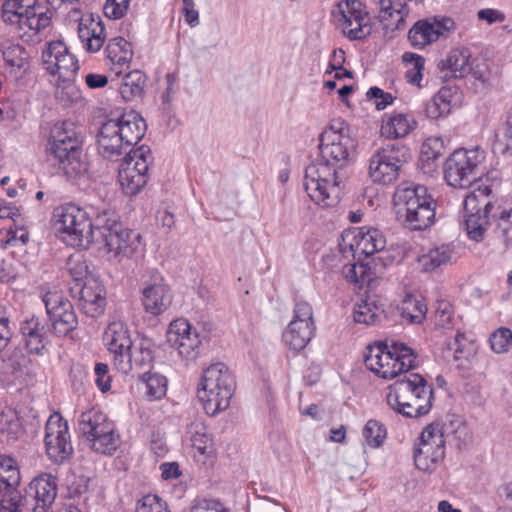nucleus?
Returning <instances> with one entry per match:
<instances>
[{
    "instance_id": "1",
    "label": "nucleus",
    "mask_w": 512,
    "mask_h": 512,
    "mask_svg": "<svg viewBox=\"0 0 512 512\" xmlns=\"http://www.w3.org/2000/svg\"><path fill=\"white\" fill-rule=\"evenodd\" d=\"M355 148L350 128L344 121L333 120L319 137L321 158L305 169L304 189L312 201L324 207L336 205L341 195L342 165Z\"/></svg>"
},
{
    "instance_id": "2",
    "label": "nucleus",
    "mask_w": 512,
    "mask_h": 512,
    "mask_svg": "<svg viewBox=\"0 0 512 512\" xmlns=\"http://www.w3.org/2000/svg\"><path fill=\"white\" fill-rule=\"evenodd\" d=\"M145 131L146 123L135 111L118 119H109L100 126L96 135L98 154L103 159L118 161L143 138Z\"/></svg>"
},
{
    "instance_id": "3",
    "label": "nucleus",
    "mask_w": 512,
    "mask_h": 512,
    "mask_svg": "<svg viewBox=\"0 0 512 512\" xmlns=\"http://www.w3.org/2000/svg\"><path fill=\"white\" fill-rule=\"evenodd\" d=\"M432 400V387L418 373H411L397 380L387 395L388 405L397 413L409 418L426 415L432 407Z\"/></svg>"
},
{
    "instance_id": "4",
    "label": "nucleus",
    "mask_w": 512,
    "mask_h": 512,
    "mask_svg": "<svg viewBox=\"0 0 512 512\" xmlns=\"http://www.w3.org/2000/svg\"><path fill=\"white\" fill-rule=\"evenodd\" d=\"M365 366L384 379H393L416 367V354L404 343L387 341L368 346Z\"/></svg>"
},
{
    "instance_id": "5",
    "label": "nucleus",
    "mask_w": 512,
    "mask_h": 512,
    "mask_svg": "<svg viewBox=\"0 0 512 512\" xmlns=\"http://www.w3.org/2000/svg\"><path fill=\"white\" fill-rule=\"evenodd\" d=\"M96 216L92 220L85 209L74 204L62 205L53 211L54 228L68 245L87 248L98 236Z\"/></svg>"
},
{
    "instance_id": "6",
    "label": "nucleus",
    "mask_w": 512,
    "mask_h": 512,
    "mask_svg": "<svg viewBox=\"0 0 512 512\" xmlns=\"http://www.w3.org/2000/svg\"><path fill=\"white\" fill-rule=\"evenodd\" d=\"M57 496V481L51 474L35 477L24 494L11 493L0 503V512H48Z\"/></svg>"
},
{
    "instance_id": "7",
    "label": "nucleus",
    "mask_w": 512,
    "mask_h": 512,
    "mask_svg": "<svg viewBox=\"0 0 512 512\" xmlns=\"http://www.w3.org/2000/svg\"><path fill=\"white\" fill-rule=\"evenodd\" d=\"M199 400L206 414L214 416L227 409L235 390V379L224 363H215L203 371Z\"/></svg>"
},
{
    "instance_id": "8",
    "label": "nucleus",
    "mask_w": 512,
    "mask_h": 512,
    "mask_svg": "<svg viewBox=\"0 0 512 512\" xmlns=\"http://www.w3.org/2000/svg\"><path fill=\"white\" fill-rule=\"evenodd\" d=\"M394 201L402 206L405 223L411 230H424L435 219V200L423 185L402 183L396 188Z\"/></svg>"
},
{
    "instance_id": "9",
    "label": "nucleus",
    "mask_w": 512,
    "mask_h": 512,
    "mask_svg": "<svg viewBox=\"0 0 512 512\" xmlns=\"http://www.w3.org/2000/svg\"><path fill=\"white\" fill-rule=\"evenodd\" d=\"M485 152L479 147L457 149L444 164V178L454 188H468L485 171Z\"/></svg>"
},
{
    "instance_id": "10",
    "label": "nucleus",
    "mask_w": 512,
    "mask_h": 512,
    "mask_svg": "<svg viewBox=\"0 0 512 512\" xmlns=\"http://www.w3.org/2000/svg\"><path fill=\"white\" fill-rule=\"evenodd\" d=\"M78 427L88 446L96 453L112 455L119 447L114 423L100 410L93 408L83 412Z\"/></svg>"
},
{
    "instance_id": "11",
    "label": "nucleus",
    "mask_w": 512,
    "mask_h": 512,
    "mask_svg": "<svg viewBox=\"0 0 512 512\" xmlns=\"http://www.w3.org/2000/svg\"><path fill=\"white\" fill-rule=\"evenodd\" d=\"M96 231V241L104 242L108 251L114 252L117 256L130 257L140 245V234L123 228L107 209L97 214Z\"/></svg>"
},
{
    "instance_id": "12",
    "label": "nucleus",
    "mask_w": 512,
    "mask_h": 512,
    "mask_svg": "<svg viewBox=\"0 0 512 512\" xmlns=\"http://www.w3.org/2000/svg\"><path fill=\"white\" fill-rule=\"evenodd\" d=\"M408 157L409 149L405 145L388 143L378 148L369 159V177L374 183L393 184Z\"/></svg>"
},
{
    "instance_id": "13",
    "label": "nucleus",
    "mask_w": 512,
    "mask_h": 512,
    "mask_svg": "<svg viewBox=\"0 0 512 512\" xmlns=\"http://www.w3.org/2000/svg\"><path fill=\"white\" fill-rule=\"evenodd\" d=\"M332 16L350 41L364 40L371 34L369 13L359 0H341L333 8Z\"/></svg>"
},
{
    "instance_id": "14",
    "label": "nucleus",
    "mask_w": 512,
    "mask_h": 512,
    "mask_svg": "<svg viewBox=\"0 0 512 512\" xmlns=\"http://www.w3.org/2000/svg\"><path fill=\"white\" fill-rule=\"evenodd\" d=\"M338 246L345 258L352 256L355 259L382 251L386 246V238L376 228L359 227L344 231Z\"/></svg>"
},
{
    "instance_id": "15",
    "label": "nucleus",
    "mask_w": 512,
    "mask_h": 512,
    "mask_svg": "<svg viewBox=\"0 0 512 512\" xmlns=\"http://www.w3.org/2000/svg\"><path fill=\"white\" fill-rule=\"evenodd\" d=\"M438 67L444 78H464L471 75L475 80L485 82L487 78V65L478 58H472L468 48H455L442 59Z\"/></svg>"
},
{
    "instance_id": "16",
    "label": "nucleus",
    "mask_w": 512,
    "mask_h": 512,
    "mask_svg": "<svg viewBox=\"0 0 512 512\" xmlns=\"http://www.w3.org/2000/svg\"><path fill=\"white\" fill-rule=\"evenodd\" d=\"M44 444L49 460L56 464L64 463L73 453L68 424L59 413L46 422Z\"/></svg>"
},
{
    "instance_id": "17",
    "label": "nucleus",
    "mask_w": 512,
    "mask_h": 512,
    "mask_svg": "<svg viewBox=\"0 0 512 512\" xmlns=\"http://www.w3.org/2000/svg\"><path fill=\"white\" fill-rule=\"evenodd\" d=\"M54 332L65 336L77 326V317L71 302L60 291H48L42 296Z\"/></svg>"
},
{
    "instance_id": "18",
    "label": "nucleus",
    "mask_w": 512,
    "mask_h": 512,
    "mask_svg": "<svg viewBox=\"0 0 512 512\" xmlns=\"http://www.w3.org/2000/svg\"><path fill=\"white\" fill-rule=\"evenodd\" d=\"M167 342L187 361H195L200 354L201 340L197 330L184 318L173 320L167 331Z\"/></svg>"
},
{
    "instance_id": "19",
    "label": "nucleus",
    "mask_w": 512,
    "mask_h": 512,
    "mask_svg": "<svg viewBox=\"0 0 512 512\" xmlns=\"http://www.w3.org/2000/svg\"><path fill=\"white\" fill-rule=\"evenodd\" d=\"M454 29L455 22L450 17H428L414 23L408 32V40L413 47L424 48Z\"/></svg>"
},
{
    "instance_id": "20",
    "label": "nucleus",
    "mask_w": 512,
    "mask_h": 512,
    "mask_svg": "<svg viewBox=\"0 0 512 512\" xmlns=\"http://www.w3.org/2000/svg\"><path fill=\"white\" fill-rule=\"evenodd\" d=\"M83 142L66 148H58L48 152L47 160L54 166H58L65 176L77 179L84 176L89 170L87 155L83 151Z\"/></svg>"
},
{
    "instance_id": "21",
    "label": "nucleus",
    "mask_w": 512,
    "mask_h": 512,
    "mask_svg": "<svg viewBox=\"0 0 512 512\" xmlns=\"http://www.w3.org/2000/svg\"><path fill=\"white\" fill-rule=\"evenodd\" d=\"M42 61L45 69L52 75H58V79L75 77L79 69L76 57L61 41L49 43L42 52Z\"/></svg>"
},
{
    "instance_id": "22",
    "label": "nucleus",
    "mask_w": 512,
    "mask_h": 512,
    "mask_svg": "<svg viewBox=\"0 0 512 512\" xmlns=\"http://www.w3.org/2000/svg\"><path fill=\"white\" fill-rule=\"evenodd\" d=\"M110 354H112L113 365L117 370L128 369L126 361L127 351L132 349L134 342L131 339L127 325L122 321L111 322L104 332L103 337Z\"/></svg>"
},
{
    "instance_id": "23",
    "label": "nucleus",
    "mask_w": 512,
    "mask_h": 512,
    "mask_svg": "<svg viewBox=\"0 0 512 512\" xmlns=\"http://www.w3.org/2000/svg\"><path fill=\"white\" fill-rule=\"evenodd\" d=\"M172 292L163 277L156 276L152 282H146L142 289L144 310L154 316L166 311L172 304Z\"/></svg>"
},
{
    "instance_id": "24",
    "label": "nucleus",
    "mask_w": 512,
    "mask_h": 512,
    "mask_svg": "<svg viewBox=\"0 0 512 512\" xmlns=\"http://www.w3.org/2000/svg\"><path fill=\"white\" fill-rule=\"evenodd\" d=\"M77 286H80L79 305L84 313L92 318L103 314L106 305L104 286L94 279Z\"/></svg>"
},
{
    "instance_id": "25",
    "label": "nucleus",
    "mask_w": 512,
    "mask_h": 512,
    "mask_svg": "<svg viewBox=\"0 0 512 512\" xmlns=\"http://www.w3.org/2000/svg\"><path fill=\"white\" fill-rule=\"evenodd\" d=\"M78 37L83 48L88 52H97L101 49L106 39L104 25L98 17L92 14L81 17L78 24Z\"/></svg>"
},
{
    "instance_id": "26",
    "label": "nucleus",
    "mask_w": 512,
    "mask_h": 512,
    "mask_svg": "<svg viewBox=\"0 0 512 512\" xmlns=\"http://www.w3.org/2000/svg\"><path fill=\"white\" fill-rule=\"evenodd\" d=\"M20 333L29 353L41 355L48 343L45 325L35 316L21 323Z\"/></svg>"
},
{
    "instance_id": "27",
    "label": "nucleus",
    "mask_w": 512,
    "mask_h": 512,
    "mask_svg": "<svg viewBox=\"0 0 512 512\" xmlns=\"http://www.w3.org/2000/svg\"><path fill=\"white\" fill-rule=\"evenodd\" d=\"M417 127V121L411 113L392 112L385 114L380 128L381 135L388 139L407 136Z\"/></svg>"
},
{
    "instance_id": "28",
    "label": "nucleus",
    "mask_w": 512,
    "mask_h": 512,
    "mask_svg": "<svg viewBox=\"0 0 512 512\" xmlns=\"http://www.w3.org/2000/svg\"><path fill=\"white\" fill-rule=\"evenodd\" d=\"M457 255L451 244H441L430 248L418 257V263L424 272H432L456 261Z\"/></svg>"
},
{
    "instance_id": "29",
    "label": "nucleus",
    "mask_w": 512,
    "mask_h": 512,
    "mask_svg": "<svg viewBox=\"0 0 512 512\" xmlns=\"http://www.w3.org/2000/svg\"><path fill=\"white\" fill-rule=\"evenodd\" d=\"M315 331V322L307 324L303 322L290 321L283 333V340L290 349L300 351L312 340L315 335Z\"/></svg>"
},
{
    "instance_id": "30",
    "label": "nucleus",
    "mask_w": 512,
    "mask_h": 512,
    "mask_svg": "<svg viewBox=\"0 0 512 512\" xmlns=\"http://www.w3.org/2000/svg\"><path fill=\"white\" fill-rule=\"evenodd\" d=\"M126 355L128 361V369L118 370L123 374H129L134 368L143 369L149 367L154 359V351L151 340L141 339L137 343L134 342L132 349H129Z\"/></svg>"
},
{
    "instance_id": "31",
    "label": "nucleus",
    "mask_w": 512,
    "mask_h": 512,
    "mask_svg": "<svg viewBox=\"0 0 512 512\" xmlns=\"http://www.w3.org/2000/svg\"><path fill=\"white\" fill-rule=\"evenodd\" d=\"M151 160L150 149L146 146L134 150L130 149L123 157L118 172H126L129 175L136 173L147 174Z\"/></svg>"
},
{
    "instance_id": "32",
    "label": "nucleus",
    "mask_w": 512,
    "mask_h": 512,
    "mask_svg": "<svg viewBox=\"0 0 512 512\" xmlns=\"http://www.w3.org/2000/svg\"><path fill=\"white\" fill-rule=\"evenodd\" d=\"M493 209L490 201L483 205V212L465 214V229L470 239L480 241L489 226V214Z\"/></svg>"
},
{
    "instance_id": "33",
    "label": "nucleus",
    "mask_w": 512,
    "mask_h": 512,
    "mask_svg": "<svg viewBox=\"0 0 512 512\" xmlns=\"http://www.w3.org/2000/svg\"><path fill=\"white\" fill-rule=\"evenodd\" d=\"M82 142V139L73 128L67 127L66 124L55 126L48 138L46 153L56 151L58 148L79 145Z\"/></svg>"
},
{
    "instance_id": "34",
    "label": "nucleus",
    "mask_w": 512,
    "mask_h": 512,
    "mask_svg": "<svg viewBox=\"0 0 512 512\" xmlns=\"http://www.w3.org/2000/svg\"><path fill=\"white\" fill-rule=\"evenodd\" d=\"M146 83L145 74L139 70L127 73L119 88V92L125 101H133L141 99L144 94V86Z\"/></svg>"
},
{
    "instance_id": "35",
    "label": "nucleus",
    "mask_w": 512,
    "mask_h": 512,
    "mask_svg": "<svg viewBox=\"0 0 512 512\" xmlns=\"http://www.w3.org/2000/svg\"><path fill=\"white\" fill-rule=\"evenodd\" d=\"M105 52L110 62L120 68L128 66L133 55L130 43L122 37L109 40Z\"/></svg>"
},
{
    "instance_id": "36",
    "label": "nucleus",
    "mask_w": 512,
    "mask_h": 512,
    "mask_svg": "<svg viewBox=\"0 0 512 512\" xmlns=\"http://www.w3.org/2000/svg\"><path fill=\"white\" fill-rule=\"evenodd\" d=\"M452 91L450 88H441L426 104V114L431 119L447 116L452 107Z\"/></svg>"
},
{
    "instance_id": "37",
    "label": "nucleus",
    "mask_w": 512,
    "mask_h": 512,
    "mask_svg": "<svg viewBox=\"0 0 512 512\" xmlns=\"http://www.w3.org/2000/svg\"><path fill=\"white\" fill-rule=\"evenodd\" d=\"M149 401L160 400L167 392V379L159 373L145 372L139 376Z\"/></svg>"
},
{
    "instance_id": "38",
    "label": "nucleus",
    "mask_w": 512,
    "mask_h": 512,
    "mask_svg": "<svg viewBox=\"0 0 512 512\" xmlns=\"http://www.w3.org/2000/svg\"><path fill=\"white\" fill-rule=\"evenodd\" d=\"M444 456L445 449L417 446L414 452V462L419 470L433 471L444 459Z\"/></svg>"
},
{
    "instance_id": "39",
    "label": "nucleus",
    "mask_w": 512,
    "mask_h": 512,
    "mask_svg": "<svg viewBox=\"0 0 512 512\" xmlns=\"http://www.w3.org/2000/svg\"><path fill=\"white\" fill-rule=\"evenodd\" d=\"M50 23L51 18L35 4L34 9L24 14L21 22H17L16 25L21 30L27 28L28 31L32 32L30 35L32 36L46 29Z\"/></svg>"
},
{
    "instance_id": "40",
    "label": "nucleus",
    "mask_w": 512,
    "mask_h": 512,
    "mask_svg": "<svg viewBox=\"0 0 512 512\" xmlns=\"http://www.w3.org/2000/svg\"><path fill=\"white\" fill-rule=\"evenodd\" d=\"M426 313L427 305L422 299L414 296H407L404 299L401 312L404 320L411 324H419L425 319Z\"/></svg>"
},
{
    "instance_id": "41",
    "label": "nucleus",
    "mask_w": 512,
    "mask_h": 512,
    "mask_svg": "<svg viewBox=\"0 0 512 512\" xmlns=\"http://www.w3.org/2000/svg\"><path fill=\"white\" fill-rule=\"evenodd\" d=\"M342 273L350 283L358 284L359 286L369 284L374 278V273L369 264L363 261L345 265Z\"/></svg>"
},
{
    "instance_id": "42",
    "label": "nucleus",
    "mask_w": 512,
    "mask_h": 512,
    "mask_svg": "<svg viewBox=\"0 0 512 512\" xmlns=\"http://www.w3.org/2000/svg\"><path fill=\"white\" fill-rule=\"evenodd\" d=\"M383 310L376 305L375 301L367 299L354 307L353 318L357 323L372 325L381 317Z\"/></svg>"
},
{
    "instance_id": "43",
    "label": "nucleus",
    "mask_w": 512,
    "mask_h": 512,
    "mask_svg": "<svg viewBox=\"0 0 512 512\" xmlns=\"http://www.w3.org/2000/svg\"><path fill=\"white\" fill-rule=\"evenodd\" d=\"M497 230L500 232L504 243L512 246V197L499 206Z\"/></svg>"
},
{
    "instance_id": "44",
    "label": "nucleus",
    "mask_w": 512,
    "mask_h": 512,
    "mask_svg": "<svg viewBox=\"0 0 512 512\" xmlns=\"http://www.w3.org/2000/svg\"><path fill=\"white\" fill-rule=\"evenodd\" d=\"M492 190L488 185H479L474 191L468 194L463 201L465 214L483 212V205Z\"/></svg>"
},
{
    "instance_id": "45",
    "label": "nucleus",
    "mask_w": 512,
    "mask_h": 512,
    "mask_svg": "<svg viewBox=\"0 0 512 512\" xmlns=\"http://www.w3.org/2000/svg\"><path fill=\"white\" fill-rule=\"evenodd\" d=\"M55 97L64 104L76 102L81 98V93L74 84V77L57 79Z\"/></svg>"
},
{
    "instance_id": "46",
    "label": "nucleus",
    "mask_w": 512,
    "mask_h": 512,
    "mask_svg": "<svg viewBox=\"0 0 512 512\" xmlns=\"http://www.w3.org/2000/svg\"><path fill=\"white\" fill-rule=\"evenodd\" d=\"M405 3L403 0H379V18L382 22L398 17L396 27L404 20Z\"/></svg>"
},
{
    "instance_id": "47",
    "label": "nucleus",
    "mask_w": 512,
    "mask_h": 512,
    "mask_svg": "<svg viewBox=\"0 0 512 512\" xmlns=\"http://www.w3.org/2000/svg\"><path fill=\"white\" fill-rule=\"evenodd\" d=\"M148 175L145 173H136L129 175L126 172H118V181L126 195H136L146 185Z\"/></svg>"
},
{
    "instance_id": "48",
    "label": "nucleus",
    "mask_w": 512,
    "mask_h": 512,
    "mask_svg": "<svg viewBox=\"0 0 512 512\" xmlns=\"http://www.w3.org/2000/svg\"><path fill=\"white\" fill-rule=\"evenodd\" d=\"M418 446L445 449V439L440 424L431 423L427 425L421 433Z\"/></svg>"
},
{
    "instance_id": "49",
    "label": "nucleus",
    "mask_w": 512,
    "mask_h": 512,
    "mask_svg": "<svg viewBox=\"0 0 512 512\" xmlns=\"http://www.w3.org/2000/svg\"><path fill=\"white\" fill-rule=\"evenodd\" d=\"M363 436L369 446L376 448L386 438V429L379 421L371 419L364 426Z\"/></svg>"
},
{
    "instance_id": "50",
    "label": "nucleus",
    "mask_w": 512,
    "mask_h": 512,
    "mask_svg": "<svg viewBox=\"0 0 512 512\" xmlns=\"http://www.w3.org/2000/svg\"><path fill=\"white\" fill-rule=\"evenodd\" d=\"M67 270L77 284L86 281L89 275V268L83 255L75 254L69 257L67 261Z\"/></svg>"
},
{
    "instance_id": "51",
    "label": "nucleus",
    "mask_w": 512,
    "mask_h": 512,
    "mask_svg": "<svg viewBox=\"0 0 512 512\" xmlns=\"http://www.w3.org/2000/svg\"><path fill=\"white\" fill-rule=\"evenodd\" d=\"M402 60L413 66V69L406 73L408 81L411 84L419 85L423 77L422 70L424 69L425 59L418 54L406 52L403 54Z\"/></svg>"
},
{
    "instance_id": "52",
    "label": "nucleus",
    "mask_w": 512,
    "mask_h": 512,
    "mask_svg": "<svg viewBox=\"0 0 512 512\" xmlns=\"http://www.w3.org/2000/svg\"><path fill=\"white\" fill-rule=\"evenodd\" d=\"M468 340L464 333L457 332L454 339L446 343V350L444 357L448 361H458L465 357V348Z\"/></svg>"
},
{
    "instance_id": "53",
    "label": "nucleus",
    "mask_w": 512,
    "mask_h": 512,
    "mask_svg": "<svg viewBox=\"0 0 512 512\" xmlns=\"http://www.w3.org/2000/svg\"><path fill=\"white\" fill-rule=\"evenodd\" d=\"M3 58L9 66L22 69L27 63L28 53L22 46L13 44L3 50Z\"/></svg>"
},
{
    "instance_id": "54",
    "label": "nucleus",
    "mask_w": 512,
    "mask_h": 512,
    "mask_svg": "<svg viewBox=\"0 0 512 512\" xmlns=\"http://www.w3.org/2000/svg\"><path fill=\"white\" fill-rule=\"evenodd\" d=\"M489 341L494 352L505 353L512 347V331L501 327L491 334Z\"/></svg>"
},
{
    "instance_id": "55",
    "label": "nucleus",
    "mask_w": 512,
    "mask_h": 512,
    "mask_svg": "<svg viewBox=\"0 0 512 512\" xmlns=\"http://www.w3.org/2000/svg\"><path fill=\"white\" fill-rule=\"evenodd\" d=\"M20 482L19 470L11 463H0V491L15 487Z\"/></svg>"
},
{
    "instance_id": "56",
    "label": "nucleus",
    "mask_w": 512,
    "mask_h": 512,
    "mask_svg": "<svg viewBox=\"0 0 512 512\" xmlns=\"http://www.w3.org/2000/svg\"><path fill=\"white\" fill-rule=\"evenodd\" d=\"M131 0H106L103 12L109 19L117 20L125 16Z\"/></svg>"
},
{
    "instance_id": "57",
    "label": "nucleus",
    "mask_w": 512,
    "mask_h": 512,
    "mask_svg": "<svg viewBox=\"0 0 512 512\" xmlns=\"http://www.w3.org/2000/svg\"><path fill=\"white\" fill-rule=\"evenodd\" d=\"M136 512H170L157 495L143 496L137 504Z\"/></svg>"
},
{
    "instance_id": "58",
    "label": "nucleus",
    "mask_w": 512,
    "mask_h": 512,
    "mask_svg": "<svg viewBox=\"0 0 512 512\" xmlns=\"http://www.w3.org/2000/svg\"><path fill=\"white\" fill-rule=\"evenodd\" d=\"M366 97L369 101H372L377 110H384L388 105H391L394 101V97L391 93L385 92L379 87H371Z\"/></svg>"
},
{
    "instance_id": "59",
    "label": "nucleus",
    "mask_w": 512,
    "mask_h": 512,
    "mask_svg": "<svg viewBox=\"0 0 512 512\" xmlns=\"http://www.w3.org/2000/svg\"><path fill=\"white\" fill-rule=\"evenodd\" d=\"M291 321L310 324L314 322L312 306L303 300L297 301L294 307V315Z\"/></svg>"
},
{
    "instance_id": "60",
    "label": "nucleus",
    "mask_w": 512,
    "mask_h": 512,
    "mask_svg": "<svg viewBox=\"0 0 512 512\" xmlns=\"http://www.w3.org/2000/svg\"><path fill=\"white\" fill-rule=\"evenodd\" d=\"M95 383L102 392H107L111 389V377L108 375L109 367L105 363H97L95 365Z\"/></svg>"
},
{
    "instance_id": "61",
    "label": "nucleus",
    "mask_w": 512,
    "mask_h": 512,
    "mask_svg": "<svg viewBox=\"0 0 512 512\" xmlns=\"http://www.w3.org/2000/svg\"><path fill=\"white\" fill-rule=\"evenodd\" d=\"M444 140L441 137H430L423 145V152L429 155V158L436 159L444 153Z\"/></svg>"
},
{
    "instance_id": "62",
    "label": "nucleus",
    "mask_w": 512,
    "mask_h": 512,
    "mask_svg": "<svg viewBox=\"0 0 512 512\" xmlns=\"http://www.w3.org/2000/svg\"><path fill=\"white\" fill-rule=\"evenodd\" d=\"M190 512H225V508L216 500L200 499L195 501Z\"/></svg>"
},
{
    "instance_id": "63",
    "label": "nucleus",
    "mask_w": 512,
    "mask_h": 512,
    "mask_svg": "<svg viewBox=\"0 0 512 512\" xmlns=\"http://www.w3.org/2000/svg\"><path fill=\"white\" fill-rule=\"evenodd\" d=\"M478 19L486 21L488 24L501 23L505 20V15L496 9H482L477 13Z\"/></svg>"
},
{
    "instance_id": "64",
    "label": "nucleus",
    "mask_w": 512,
    "mask_h": 512,
    "mask_svg": "<svg viewBox=\"0 0 512 512\" xmlns=\"http://www.w3.org/2000/svg\"><path fill=\"white\" fill-rule=\"evenodd\" d=\"M504 140L506 152L512 155V107L508 111L505 121Z\"/></svg>"
}]
</instances>
